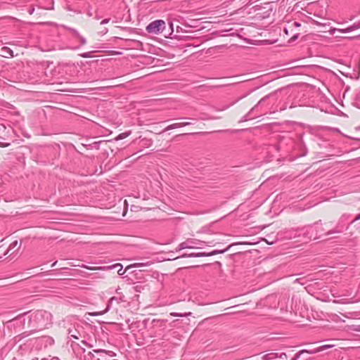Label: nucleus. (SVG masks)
<instances>
[{
	"instance_id": "obj_29",
	"label": "nucleus",
	"mask_w": 360,
	"mask_h": 360,
	"mask_svg": "<svg viewBox=\"0 0 360 360\" xmlns=\"http://www.w3.org/2000/svg\"><path fill=\"white\" fill-rule=\"evenodd\" d=\"M360 219V214H357L355 218L351 221V224L354 223V221Z\"/></svg>"
},
{
	"instance_id": "obj_15",
	"label": "nucleus",
	"mask_w": 360,
	"mask_h": 360,
	"mask_svg": "<svg viewBox=\"0 0 360 360\" xmlns=\"http://www.w3.org/2000/svg\"><path fill=\"white\" fill-rule=\"evenodd\" d=\"M131 134V131H127L123 133L120 134L115 139L116 141L122 140L127 137H128Z\"/></svg>"
},
{
	"instance_id": "obj_13",
	"label": "nucleus",
	"mask_w": 360,
	"mask_h": 360,
	"mask_svg": "<svg viewBox=\"0 0 360 360\" xmlns=\"http://www.w3.org/2000/svg\"><path fill=\"white\" fill-rule=\"evenodd\" d=\"M267 356H269L268 358L269 359H276V358L284 359L287 358L286 354L285 352H277L271 353V354H268Z\"/></svg>"
},
{
	"instance_id": "obj_39",
	"label": "nucleus",
	"mask_w": 360,
	"mask_h": 360,
	"mask_svg": "<svg viewBox=\"0 0 360 360\" xmlns=\"http://www.w3.org/2000/svg\"><path fill=\"white\" fill-rule=\"evenodd\" d=\"M53 271H46L47 274H50L51 272H52Z\"/></svg>"
},
{
	"instance_id": "obj_6",
	"label": "nucleus",
	"mask_w": 360,
	"mask_h": 360,
	"mask_svg": "<svg viewBox=\"0 0 360 360\" xmlns=\"http://www.w3.org/2000/svg\"><path fill=\"white\" fill-rule=\"evenodd\" d=\"M165 29V22L163 20H155L150 22L146 30L150 34H158L162 33Z\"/></svg>"
},
{
	"instance_id": "obj_17",
	"label": "nucleus",
	"mask_w": 360,
	"mask_h": 360,
	"mask_svg": "<svg viewBox=\"0 0 360 360\" xmlns=\"http://www.w3.org/2000/svg\"><path fill=\"white\" fill-rule=\"evenodd\" d=\"M192 314L191 312H187V313H176V312H172L170 314L172 316H177V317H186L189 316Z\"/></svg>"
},
{
	"instance_id": "obj_24",
	"label": "nucleus",
	"mask_w": 360,
	"mask_h": 360,
	"mask_svg": "<svg viewBox=\"0 0 360 360\" xmlns=\"http://www.w3.org/2000/svg\"><path fill=\"white\" fill-rule=\"evenodd\" d=\"M300 26V24L299 22H292V23H290L289 25V27H290V30H292V27H298Z\"/></svg>"
},
{
	"instance_id": "obj_35",
	"label": "nucleus",
	"mask_w": 360,
	"mask_h": 360,
	"mask_svg": "<svg viewBox=\"0 0 360 360\" xmlns=\"http://www.w3.org/2000/svg\"><path fill=\"white\" fill-rule=\"evenodd\" d=\"M56 264H57V261L54 262L51 264V266H52V267L55 266Z\"/></svg>"
},
{
	"instance_id": "obj_16",
	"label": "nucleus",
	"mask_w": 360,
	"mask_h": 360,
	"mask_svg": "<svg viewBox=\"0 0 360 360\" xmlns=\"http://www.w3.org/2000/svg\"><path fill=\"white\" fill-rule=\"evenodd\" d=\"M2 51L6 55L4 56L5 57H8V56L13 57V52L10 48L4 46L2 48Z\"/></svg>"
},
{
	"instance_id": "obj_10",
	"label": "nucleus",
	"mask_w": 360,
	"mask_h": 360,
	"mask_svg": "<svg viewBox=\"0 0 360 360\" xmlns=\"http://www.w3.org/2000/svg\"><path fill=\"white\" fill-rule=\"evenodd\" d=\"M331 347H332V345H322V346L317 347L316 349H312V350H308V349L302 350L300 352L297 353L294 356V357L292 358L291 360H297L300 357V354L303 352H307L309 354H315V353L322 352L326 349L330 348Z\"/></svg>"
},
{
	"instance_id": "obj_40",
	"label": "nucleus",
	"mask_w": 360,
	"mask_h": 360,
	"mask_svg": "<svg viewBox=\"0 0 360 360\" xmlns=\"http://www.w3.org/2000/svg\"><path fill=\"white\" fill-rule=\"evenodd\" d=\"M336 303H341L340 301H335Z\"/></svg>"
},
{
	"instance_id": "obj_22",
	"label": "nucleus",
	"mask_w": 360,
	"mask_h": 360,
	"mask_svg": "<svg viewBox=\"0 0 360 360\" xmlns=\"http://www.w3.org/2000/svg\"><path fill=\"white\" fill-rule=\"evenodd\" d=\"M338 31L341 33H348V32H352V28H351V26L345 28V29H338Z\"/></svg>"
},
{
	"instance_id": "obj_11",
	"label": "nucleus",
	"mask_w": 360,
	"mask_h": 360,
	"mask_svg": "<svg viewBox=\"0 0 360 360\" xmlns=\"http://www.w3.org/2000/svg\"><path fill=\"white\" fill-rule=\"evenodd\" d=\"M122 268H123L122 265L120 263H117V264H112L110 266L101 267L100 269H117L118 274L122 276V275H124V274L125 272L124 271H122Z\"/></svg>"
},
{
	"instance_id": "obj_36",
	"label": "nucleus",
	"mask_w": 360,
	"mask_h": 360,
	"mask_svg": "<svg viewBox=\"0 0 360 360\" xmlns=\"http://www.w3.org/2000/svg\"><path fill=\"white\" fill-rule=\"evenodd\" d=\"M51 360H60L58 357H53Z\"/></svg>"
},
{
	"instance_id": "obj_18",
	"label": "nucleus",
	"mask_w": 360,
	"mask_h": 360,
	"mask_svg": "<svg viewBox=\"0 0 360 360\" xmlns=\"http://www.w3.org/2000/svg\"><path fill=\"white\" fill-rule=\"evenodd\" d=\"M167 322V320H158V319H153V323L154 326H158L159 323V326L164 327L165 323Z\"/></svg>"
},
{
	"instance_id": "obj_5",
	"label": "nucleus",
	"mask_w": 360,
	"mask_h": 360,
	"mask_svg": "<svg viewBox=\"0 0 360 360\" xmlns=\"http://www.w3.org/2000/svg\"><path fill=\"white\" fill-rule=\"evenodd\" d=\"M321 225V220H319L314 224L307 226L304 231L306 237L310 240L319 238V233L323 231Z\"/></svg>"
},
{
	"instance_id": "obj_34",
	"label": "nucleus",
	"mask_w": 360,
	"mask_h": 360,
	"mask_svg": "<svg viewBox=\"0 0 360 360\" xmlns=\"http://www.w3.org/2000/svg\"><path fill=\"white\" fill-rule=\"evenodd\" d=\"M169 28L171 29L172 32H173V23L169 22Z\"/></svg>"
},
{
	"instance_id": "obj_37",
	"label": "nucleus",
	"mask_w": 360,
	"mask_h": 360,
	"mask_svg": "<svg viewBox=\"0 0 360 360\" xmlns=\"http://www.w3.org/2000/svg\"><path fill=\"white\" fill-rule=\"evenodd\" d=\"M228 108H229V106H225L224 108H223L221 109V110H225V109H227Z\"/></svg>"
},
{
	"instance_id": "obj_25",
	"label": "nucleus",
	"mask_w": 360,
	"mask_h": 360,
	"mask_svg": "<svg viewBox=\"0 0 360 360\" xmlns=\"http://www.w3.org/2000/svg\"><path fill=\"white\" fill-rule=\"evenodd\" d=\"M82 343L89 348H92L94 347L93 345L88 343L86 340H82Z\"/></svg>"
},
{
	"instance_id": "obj_26",
	"label": "nucleus",
	"mask_w": 360,
	"mask_h": 360,
	"mask_svg": "<svg viewBox=\"0 0 360 360\" xmlns=\"http://www.w3.org/2000/svg\"><path fill=\"white\" fill-rule=\"evenodd\" d=\"M17 244H18V241H17V240L13 241V242L10 245L9 248L11 249V248H15V247L17 245Z\"/></svg>"
},
{
	"instance_id": "obj_2",
	"label": "nucleus",
	"mask_w": 360,
	"mask_h": 360,
	"mask_svg": "<svg viewBox=\"0 0 360 360\" xmlns=\"http://www.w3.org/2000/svg\"><path fill=\"white\" fill-rule=\"evenodd\" d=\"M73 350L78 354H84V360H107L106 355L115 356V354L112 351L105 349H94L92 352H88L86 354V349L79 346L78 343L73 342L71 345Z\"/></svg>"
},
{
	"instance_id": "obj_12",
	"label": "nucleus",
	"mask_w": 360,
	"mask_h": 360,
	"mask_svg": "<svg viewBox=\"0 0 360 360\" xmlns=\"http://www.w3.org/2000/svg\"><path fill=\"white\" fill-rule=\"evenodd\" d=\"M191 124V122H178V123H174V124H170V125L167 126V127L165 129V131H168V130L173 129H176V128H179V127H186V126L190 125Z\"/></svg>"
},
{
	"instance_id": "obj_4",
	"label": "nucleus",
	"mask_w": 360,
	"mask_h": 360,
	"mask_svg": "<svg viewBox=\"0 0 360 360\" xmlns=\"http://www.w3.org/2000/svg\"><path fill=\"white\" fill-rule=\"evenodd\" d=\"M211 245L212 242H205L203 240H198L195 238H188L185 241L181 243L176 248V251H180L184 249H193V248H201L204 245Z\"/></svg>"
},
{
	"instance_id": "obj_33",
	"label": "nucleus",
	"mask_w": 360,
	"mask_h": 360,
	"mask_svg": "<svg viewBox=\"0 0 360 360\" xmlns=\"http://www.w3.org/2000/svg\"><path fill=\"white\" fill-rule=\"evenodd\" d=\"M297 38V34H295L293 37H292L291 40L294 41Z\"/></svg>"
},
{
	"instance_id": "obj_1",
	"label": "nucleus",
	"mask_w": 360,
	"mask_h": 360,
	"mask_svg": "<svg viewBox=\"0 0 360 360\" xmlns=\"http://www.w3.org/2000/svg\"><path fill=\"white\" fill-rule=\"evenodd\" d=\"M12 321L16 322V324H21L23 329H27L33 333L51 326L53 316L46 310H37L19 314Z\"/></svg>"
},
{
	"instance_id": "obj_38",
	"label": "nucleus",
	"mask_w": 360,
	"mask_h": 360,
	"mask_svg": "<svg viewBox=\"0 0 360 360\" xmlns=\"http://www.w3.org/2000/svg\"><path fill=\"white\" fill-rule=\"evenodd\" d=\"M345 217H346V216L343 215V216H342V217L340 218V219H341V220H343V219H344Z\"/></svg>"
},
{
	"instance_id": "obj_7",
	"label": "nucleus",
	"mask_w": 360,
	"mask_h": 360,
	"mask_svg": "<svg viewBox=\"0 0 360 360\" xmlns=\"http://www.w3.org/2000/svg\"><path fill=\"white\" fill-rule=\"evenodd\" d=\"M54 340L51 336H41L36 339L35 346L37 349H46L53 345Z\"/></svg>"
},
{
	"instance_id": "obj_27",
	"label": "nucleus",
	"mask_w": 360,
	"mask_h": 360,
	"mask_svg": "<svg viewBox=\"0 0 360 360\" xmlns=\"http://www.w3.org/2000/svg\"><path fill=\"white\" fill-rule=\"evenodd\" d=\"M110 18H105L101 22V25L107 24L110 21Z\"/></svg>"
},
{
	"instance_id": "obj_14",
	"label": "nucleus",
	"mask_w": 360,
	"mask_h": 360,
	"mask_svg": "<svg viewBox=\"0 0 360 360\" xmlns=\"http://www.w3.org/2000/svg\"><path fill=\"white\" fill-rule=\"evenodd\" d=\"M68 335L70 338H74L75 340H78L80 337V333L76 329L68 330Z\"/></svg>"
},
{
	"instance_id": "obj_31",
	"label": "nucleus",
	"mask_w": 360,
	"mask_h": 360,
	"mask_svg": "<svg viewBox=\"0 0 360 360\" xmlns=\"http://www.w3.org/2000/svg\"><path fill=\"white\" fill-rule=\"evenodd\" d=\"M34 8H29V10H28L29 14L32 15L34 13Z\"/></svg>"
},
{
	"instance_id": "obj_20",
	"label": "nucleus",
	"mask_w": 360,
	"mask_h": 360,
	"mask_svg": "<svg viewBox=\"0 0 360 360\" xmlns=\"http://www.w3.org/2000/svg\"><path fill=\"white\" fill-rule=\"evenodd\" d=\"M352 30L354 31L355 30L360 28V21L354 22L351 25Z\"/></svg>"
},
{
	"instance_id": "obj_28",
	"label": "nucleus",
	"mask_w": 360,
	"mask_h": 360,
	"mask_svg": "<svg viewBox=\"0 0 360 360\" xmlns=\"http://www.w3.org/2000/svg\"><path fill=\"white\" fill-rule=\"evenodd\" d=\"M146 265V264L144 263H136L134 264V266L135 267H140V266H145Z\"/></svg>"
},
{
	"instance_id": "obj_19",
	"label": "nucleus",
	"mask_w": 360,
	"mask_h": 360,
	"mask_svg": "<svg viewBox=\"0 0 360 360\" xmlns=\"http://www.w3.org/2000/svg\"><path fill=\"white\" fill-rule=\"evenodd\" d=\"M342 232V229H338V228H336V229H334L333 230H330V231H328V232H326L325 233L326 236H330L333 233H340Z\"/></svg>"
},
{
	"instance_id": "obj_8",
	"label": "nucleus",
	"mask_w": 360,
	"mask_h": 360,
	"mask_svg": "<svg viewBox=\"0 0 360 360\" xmlns=\"http://www.w3.org/2000/svg\"><path fill=\"white\" fill-rule=\"evenodd\" d=\"M124 296L123 295H122L120 297H112L108 302L106 308L103 311L89 313V315L92 316H97L105 314L110 310V307L114 301L117 302V303H120L121 302L124 301Z\"/></svg>"
},
{
	"instance_id": "obj_3",
	"label": "nucleus",
	"mask_w": 360,
	"mask_h": 360,
	"mask_svg": "<svg viewBox=\"0 0 360 360\" xmlns=\"http://www.w3.org/2000/svg\"><path fill=\"white\" fill-rule=\"evenodd\" d=\"M13 129L11 127H6L4 124H0V147H8L11 145V141L13 138Z\"/></svg>"
},
{
	"instance_id": "obj_9",
	"label": "nucleus",
	"mask_w": 360,
	"mask_h": 360,
	"mask_svg": "<svg viewBox=\"0 0 360 360\" xmlns=\"http://www.w3.org/2000/svg\"><path fill=\"white\" fill-rule=\"evenodd\" d=\"M226 250H214L210 253H205V252H193L191 254H183L179 257H207V256H212L218 253H224Z\"/></svg>"
},
{
	"instance_id": "obj_41",
	"label": "nucleus",
	"mask_w": 360,
	"mask_h": 360,
	"mask_svg": "<svg viewBox=\"0 0 360 360\" xmlns=\"http://www.w3.org/2000/svg\"><path fill=\"white\" fill-rule=\"evenodd\" d=\"M357 37H358V38H359V39H360V35H359V36H358Z\"/></svg>"
},
{
	"instance_id": "obj_23",
	"label": "nucleus",
	"mask_w": 360,
	"mask_h": 360,
	"mask_svg": "<svg viewBox=\"0 0 360 360\" xmlns=\"http://www.w3.org/2000/svg\"><path fill=\"white\" fill-rule=\"evenodd\" d=\"M77 38H78L79 39L80 43H81L82 45L86 44V39L84 37H82V36H81L79 34Z\"/></svg>"
},
{
	"instance_id": "obj_21",
	"label": "nucleus",
	"mask_w": 360,
	"mask_h": 360,
	"mask_svg": "<svg viewBox=\"0 0 360 360\" xmlns=\"http://www.w3.org/2000/svg\"><path fill=\"white\" fill-rule=\"evenodd\" d=\"M68 30L75 37H77L79 33L74 28L68 27Z\"/></svg>"
},
{
	"instance_id": "obj_30",
	"label": "nucleus",
	"mask_w": 360,
	"mask_h": 360,
	"mask_svg": "<svg viewBox=\"0 0 360 360\" xmlns=\"http://www.w3.org/2000/svg\"><path fill=\"white\" fill-rule=\"evenodd\" d=\"M81 56L83 58H89L90 56L89 53H84L81 54Z\"/></svg>"
},
{
	"instance_id": "obj_32",
	"label": "nucleus",
	"mask_w": 360,
	"mask_h": 360,
	"mask_svg": "<svg viewBox=\"0 0 360 360\" xmlns=\"http://www.w3.org/2000/svg\"><path fill=\"white\" fill-rule=\"evenodd\" d=\"M288 29H290L289 25L284 28V32L286 34H288Z\"/></svg>"
}]
</instances>
